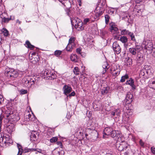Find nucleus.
Returning a JSON list of instances; mask_svg holds the SVG:
<instances>
[{"label":"nucleus","instance_id":"f257e3e1","mask_svg":"<svg viewBox=\"0 0 155 155\" xmlns=\"http://www.w3.org/2000/svg\"><path fill=\"white\" fill-rule=\"evenodd\" d=\"M6 116L9 121L13 123H16L20 119L17 113L9 110L6 111Z\"/></svg>","mask_w":155,"mask_h":155},{"label":"nucleus","instance_id":"f03ea898","mask_svg":"<svg viewBox=\"0 0 155 155\" xmlns=\"http://www.w3.org/2000/svg\"><path fill=\"white\" fill-rule=\"evenodd\" d=\"M116 147L120 151H126L125 155H127L128 154V150L130 148V146L126 141L120 143L117 142Z\"/></svg>","mask_w":155,"mask_h":155},{"label":"nucleus","instance_id":"7ed1b4c3","mask_svg":"<svg viewBox=\"0 0 155 155\" xmlns=\"http://www.w3.org/2000/svg\"><path fill=\"white\" fill-rule=\"evenodd\" d=\"M18 71L13 69H8L5 72L6 75L11 79L17 78L18 75Z\"/></svg>","mask_w":155,"mask_h":155},{"label":"nucleus","instance_id":"20e7f679","mask_svg":"<svg viewBox=\"0 0 155 155\" xmlns=\"http://www.w3.org/2000/svg\"><path fill=\"white\" fill-rule=\"evenodd\" d=\"M71 22L75 25V27L78 30H82L84 29L83 23L81 20L77 18L73 19L71 20Z\"/></svg>","mask_w":155,"mask_h":155},{"label":"nucleus","instance_id":"39448f33","mask_svg":"<svg viewBox=\"0 0 155 155\" xmlns=\"http://www.w3.org/2000/svg\"><path fill=\"white\" fill-rule=\"evenodd\" d=\"M116 132L117 131L113 130L112 128L111 127H105L104 130V135L105 134L106 135H110L111 137L114 138L116 136Z\"/></svg>","mask_w":155,"mask_h":155},{"label":"nucleus","instance_id":"423d86ee","mask_svg":"<svg viewBox=\"0 0 155 155\" xmlns=\"http://www.w3.org/2000/svg\"><path fill=\"white\" fill-rule=\"evenodd\" d=\"M143 46L145 49L149 51V53H151V51L153 50V45L152 43L148 40L144 41L143 42Z\"/></svg>","mask_w":155,"mask_h":155},{"label":"nucleus","instance_id":"0eeeda50","mask_svg":"<svg viewBox=\"0 0 155 155\" xmlns=\"http://www.w3.org/2000/svg\"><path fill=\"white\" fill-rule=\"evenodd\" d=\"M23 81H24V83L26 84V86L31 87L32 85L34 84L35 81V79L31 78L30 77L28 76L24 78Z\"/></svg>","mask_w":155,"mask_h":155},{"label":"nucleus","instance_id":"6e6552de","mask_svg":"<svg viewBox=\"0 0 155 155\" xmlns=\"http://www.w3.org/2000/svg\"><path fill=\"white\" fill-rule=\"evenodd\" d=\"M141 48L140 46L136 45L135 47L129 48L128 51L130 54L133 55H135L137 53H139Z\"/></svg>","mask_w":155,"mask_h":155},{"label":"nucleus","instance_id":"1a4fd4ad","mask_svg":"<svg viewBox=\"0 0 155 155\" xmlns=\"http://www.w3.org/2000/svg\"><path fill=\"white\" fill-rule=\"evenodd\" d=\"M96 17L94 19H97L99 16L101 15L103 13V9L102 7H97L94 10Z\"/></svg>","mask_w":155,"mask_h":155},{"label":"nucleus","instance_id":"9d476101","mask_svg":"<svg viewBox=\"0 0 155 155\" xmlns=\"http://www.w3.org/2000/svg\"><path fill=\"white\" fill-rule=\"evenodd\" d=\"M111 73L113 76L116 77L119 74L120 69L116 66H113L110 69Z\"/></svg>","mask_w":155,"mask_h":155},{"label":"nucleus","instance_id":"9b49d317","mask_svg":"<svg viewBox=\"0 0 155 155\" xmlns=\"http://www.w3.org/2000/svg\"><path fill=\"white\" fill-rule=\"evenodd\" d=\"M113 49L115 54H119L121 52V48L117 42H114L113 45Z\"/></svg>","mask_w":155,"mask_h":155},{"label":"nucleus","instance_id":"f8f14e48","mask_svg":"<svg viewBox=\"0 0 155 155\" xmlns=\"http://www.w3.org/2000/svg\"><path fill=\"white\" fill-rule=\"evenodd\" d=\"M117 134L116 136L117 137V142H122L125 141L124 140V137L120 134V133L119 131L117 130L116 132Z\"/></svg>","mask_w":155,"mask_h":155},{"label":"nucleus","instance_id":"ddd939ff","mask_svg":"<svg viewBox=\"0 0 155 155\" xmlns=\"http://www.w3.org/2000/svg\"><path fill=\"white\" fill-rule=\"evenodd\" d=\"M133 95L130 92L127 94L125 98V102L126 104H130L132 101Z\"/></svg>","mask_w":155,"mask_h":155},{"label":"nucleus","instance_id":"4468645a","mask_svg":"<svg viewBox=\"0 0 155 155\" xmlns=\"http://www.w3.org/2000/svg\"><path fill=\"white\" fill-rule=\"evenodd\" d=\"M64 93L66 95L68 94L72 90V88L69 85H65L63 88Z\"/></svg>","mask_w":155,"mask_h":155},{"label":"nucleus","instance_id":"2eb2a0df","mask_svg":"<svg viewBox=\"0 0 155 155\" xmlns=\"http://www.w3.org/2000/svg\"><path fill=\"white\" fill-rule=\"evenodd\" d=\"M39 135V134L35 131H32L30 136V139L31 141H34L37 139V136Z\"/></svg>","mask_w":155,"mask_h":155},{"label":"nucleus","instance_id":"dca6fc26","mask_svg":"<svg viewBox=\"0 0 155 155\" xmlns=\"http://www.w3.org/2000/svg\"><path fill=\"white\" fill-rule=\"evenodd\" d=\"M125 84L130 85L133 89H134L136 88V87L134 84V80L132 78H130L129 80H127Z\"/></svg>","mask_w":155,"mask_h":155},{"label":"nucleus","instance_id":"f3484780","mask_svg":"<svg viewBox=\"0 0 155 155\" xmlns=\"http://www.w3.org/2000/svg\"><path fill=\"white\" fill-rule=\"evenodd\" d=\"M7 130L9 133H11L15 130V125L13 123L11 124L8 126Z\"/></svg>","mask_w":155,"mask_h":155},{"label":"nucleus","instance_id":"a211bd4d","mask_svg":"<svg viewBox=\"0 0 155 155\" xmlns=\"http://www.w3.org/2000/svg\"><path fill=\"white\" fill-rule=\"evenodd\" d=\"M144 57L143 54L138 53L137 57V61L142 62L144 60Z\"/></svg>","mask_w":155,"mask_h":155},{"label":"nucleus","instance_id":"6ab92c4d","mask_svg":"<svg viewBox=\"0 0 155 155\" xmlns=\"http://www.w3.org/2000/svg\"><path fill=\"white\" fill-rule=\"evenodd\" d=\"M31 55L32 58L33 57V58H34V57L36 58V59L31 61V62L33 64H35L37 61H39V57L35 52H33L32 53Z\"/></svg>","mask_w":155,"mask_h":155},{"label":"nucleus","instance_id":"aec40b11","mask_svg":"<svg viewBox=\"0 0 155 155\" xmlns=\"http://www.w3.org/2000/svg\"><path fill=\"white\" fill-rule=\"evenodd\" d=\"M70 58L72 61L75 62H77L78 60V57L75 54H72L70 56Z\"/></svg>","mask_w":155,"mask_h":155},{"label":"nucleus","instance_id":"412c9836","mask_svg":"<svg viewBox=\"0 0 155 155\" xmlns=\"http://www.w3.org/2000/svg\"><path fill=\"white\" fill-rule=\"evenodd\" d=\"M108 67V64L107 62H104L102 65V67L104 69V70L102 72L103 74H104L106 72L107 70L108 69L109 67Z\"/></svg>","mask_w":155,"mask_h":155},{"label":"nucleus","instance_id":"4be33fe9","mask_svg":"<svg viewBox=\"0 0 155 155\" xmlns=\"http://www.w3.org/2000/svg\"><path fill=\"white\" fill-rule=\"evenodd\" d=\"M25 46L26 47L30 48L31 50L35 48V46L31 45L28 41H26Z\"/></svg>","mask_w":155,"mask_h":155},{"label":"nucleus","instance_id":"5701e85b","mask_svg":"<svg viewBox=\"0 0 155 155\" xmlns=\"http://www.w3.org/2000/svg\"><path fill=\"white\" fill-rule=\"evenodd\" d=\"M75 38L74 37H71L69 39L68 43L72 45L73 46H75Z\"/></svg>","mask_w":155,"mask_h":155},{"label":"nucleus","instance_id":"b1692460","mask_svg":"<svg viewBox=\"0 0 155 155\" xmlns=\"http://www.w3.org/2000/svg\"><path fill=\"white\" fill-rule=\"evenodd\" d=\"M110 31L112 32L113 31H117L118 30V28L115 25L112 24L110 25Z\"/></svg>","mask_w":155,"mask_h":155},{"label":"nucleus","instance_id":"393cba45","mask_svg":"<svg viewBox=\"0 0 155 155\" xmlns=\"http://www.w3.org/2000/svg\"><path fill=\"white\" fill-rule=\"evenodd\" d=\"M75 47V46H73L72 45L68 43L66 47V50L67 51H71L73 48Z\"/></svg>","mask_w":155,"mask_h":155},{"label":"nucleus","instance_id":"a878e982","mask_svg":"<svg viewBox=\"0 0 155 155\" xmlns=\"http://www.w3.org/2000/svg\"><path fill=\"white\" fill-rule=\"evenodd\" d=\"M17 146L18 149V152L17 155H21L23 152V149L22 148V147L18 144H17Z\"/></svg>","mask_w":155,"mask_h":155},{"label":"nucleus","instance_id":"bb28decb","mask_svg":"<svg viewBox=\"0 0 155 155\" xmlns=\"http://www.w3.org/2000/svg\"><path fill=\"white\" fill-rule=\"evenodd\" d=\"M44 75L47 77H51L52 78H54L52 77V74L51 73L50 71L48 70L45 71L44 73Z\"/></svg>","mask_w":155,"mask_h":155},{"label":"nucleus","instance_id":"cd10ccee","mask_svg":"<svg viewBox=\"0 0 155 155\" xmlns=\"http://www.w3.org/2000/svg\"><path fill=\"white\" fill-rule=\"evenodd\" d=\"M119 40L122 42L124 43L127 42V38L126 36H123L120 37Z\"/></svg>","mask_w":155,"mask_h":155},{"label":"nucleus","instance_id":"c85d7f7f","mask_svg":"<svg viewBox=\"0 0 155 155\" xmlns=\"http://www.w3.org/2000/svg\"><path fill=\"white\" fill-rule=\"evenodd\" d=\"M1 31L5 36H7L8 35V31L5 28H3L1 30Z\"/></svg>","mask_w":155,"mask_h":155},{"label":"nucleus","instance_id":"c756f323","mask_svg":"<svg viewBox=\"0 0 155 155\" xmlns=\"http://www.w3.org/2000/svg\"><path fill=\"white\" fill-rule=\"evenodd\" d=\"M128 75L127 74H126L122 77L120 81L121 82H123L125 81L126 79H128Z\"/></svg>","mask_w":155,"mask_h":155},{"label":"nucleus","instance_id":"7c9ffc66","mask_svg":"<svg viewBox=\"0 0 155 155\" xmlns=\"http://www.w3.org/2000/svg\"><path fill=\"white\" fill-rule=\"evenodd\" d=\"M73 72L74 74L76 75H78L80 73V71L78 67H75L74 68L73 70Z\"/></svg>","mask_w":155,"mask_h":155},{"label":"nucleus","instance_id":"2f4dec72","mask_svg":"<svg viewBox=\"0 0 155 155\" xmlns=\"http://www.w3.org/2000/svg\"><path fill=\"white\" fill-rule=\"evenodd\" d=\"M129 31L127 30L126 29H123L121 30V34L122 35H128Z\"/></svg>","mask_w":155,"mask_h":155},{"label":"nucleus","instance_id":"473e14b6","mask_svg":"<svg viewBox=\"0 0 155 155\" xmlns=\"http://www.w3.org/2000/svg\"><path fill=\"white\" fill-rule=\"evenodd\" d=\"M128 35H129L130 36V37L131 38V39L133 41H135L134 35L133 33L130 32Z\"/></svg>","mask_w":155,"mask_h":155},{"label":"nucleus","instance_id":"72a5a7b5","mask_svg":"<svg viewBox=\"0 0 155 155\" xmlns=\"http://www.w3.org/2000/svg\"><path fill=\"white\" fill-rule=\"evenodd\" d=\"M58 138L57 137H52L50 140V142L51 143L55 142L58 140Z\"/></svg>","mask_w":155,"mask_h":155},{"label":"nucleus","instance_id":"f704fd0d","mask_svg":"<svg viewBox=\"0 0 155 155\" xmlns=\"http://www.w3.org/2000/svg\"><path fill=\"white\" fill-rule=\"evenodd\" d=\"M6 137L5 136H3V137L1 136L0 138V143L2 142H3L4 143H6Z\"/></svg>","mask_w":155,"mask_h":155},{"label":"nucleus","instance_id":"c9c22d12","mask_svg":"<svg viewBox=\"0 0 155 155\" xmlns=\"http://www.w3.org/2000/svg\"><path fill=\"white\" fill-rule=\"evenodd\" d=\"M61 53V51L59 50L56 51L54 52V55L58 57L60 55Z\"/></svg>","mask_w":155,"mask_h":155},{"label":"nucleus","instance_id":"e433bc0d","mask_svg":"<svg viewBox=\"0 0 155 155\" xmlns=\"http://www.w3.org/2000/svg\"><path fill=\"white\" fill-rule=\"evenodd\" d=\"M108 92L107 88H104L103 89H102L101 90V93L102 94H107Z\"/></svg>","mask_w":155,"mask_h":155},{"label":"nucleus","instance_id":"4c0bfd02","mask_svg":"<svg viewBox=\"0 0 155 155\" xmlns=\"http://www.w3.org/2000/svg\"><path fill=\"white\" fill-rule=\"evenodd\" d=\"M105 18L106 23L107 24L109 22L110 17L108 15H106L105 16Z\"/></svg>","mask_w":155,"mask_h":155},{"label":"nucleus","instance_id":"58836bf2","mask_svg":"<svg viewBox=\"0 0 155 155\" xmlns=\"http://www.w3.org/2000/svg\"><path fill=\"white\" fill-rule=\"evenodd\" d=\"M90 21V19L89 18H86L84 19L83 23L84 24H87V23H89Z\"/></svg>","mask_w":155,"mask_h":155},{"label":"nucleus","instance_id":"ea45409f","mask_svg":"<svg viewBox=\"0 0 155 155\" xmlns=\"http://www.w3.org/2000/svg\"><path fill=\"white\" fill-rule=\"evenodd\" d=\"M11 18H8L4 17L2 19V21L5 23L8 22L10 20H11Z\"/></svg>","mask_w":155,"mask_h":155},{"label":"nucleus","instance_id":"a19ab883","mask_svg":"<svg viewBox=\"0 0 155 155\" xmlns=\"http://www.w3.org/2000/svg\"><path fill=\"white\" fill-rule=\"evenodd\" d=\"M3 118V116L2 115H0V132L1 130V127L2 126V120Z\"/></svg>","mask_w":155,"mask_h":155},{"label":"nucleus","instance_id":"79ce46f5","mask_svg":"<svg viewBox=\"0 0 155 155\" xmlns=\"http://www.w3.org/2000/svg\"><path fill=\"white\" fill-rule=\"evenodd\" d=\"M20 92L21 94H25L27 93V91L25 90L21 89L20 91Z\"/></svg>","mask_w":155,"mask_h":155},{"label":"nucleus","instance_id":"37998d69","mask_svg":"<svg viewBox=\"0 0 155 155\" xmlns=\"http://www.w3.org/2000/svg\"><path fill=\"white\" fill-rule=\"evenodd\" d=\"M105 3L106 2L105 0H101L99 3V4L102 6L104 5Z\"/></svg>","mask_w":155,"mask_h":155},{"label":"nucleus","instance_id":"c03bdc74","mask_svg":"<svg viewBox=\"0 0 155 155\" xmlns=\"http://www.w3.org/2000/svg\"><path fill=\"white\" fill-rule=\"evenodd\" d=\"M4 101V98L3 96L0 94V105L2 104L3 103Z\"/></svg>","mask_w":155,"mask_h":155},{"label":"nucleus","instance_id":"a18cd8bd","mask_svg":"<svg viewBox=\"0 0 155 155\" xmlns=\"http://www.w3.org/2000/svg\"><path fill=\"white\" fill-rule=\"evenodd\" d=\"M155 84V81H153L151 82H150V86L152 87L153 88L154 87L153 86V85Z\"/></svg>","mask_w":155,"mask_h":155},{"label":"nucleus","instance_id":"49530a36","mask_svg":"<svg viewBox=\"0 0 155 155\" xmlns=\"http://www.w3.org/2000/svg\"><path fill=\"white\" fill-rule=\"evenodd\" d=\"M75 94V93L74 91L72 92L71 94H70L68 95H67V97L69 96L70 97L71 96H74Z\"/></svg>","mask_w":155,"mask_h":155},{"label":"nucleus","instance_id":"de8ad7c7","mask_svg":"<svg viewBox=\"0 0 155 155\" xmlns=\"http://www.w3.org/2000/svg\"><path fill=\"white\" fill-rule=\"evenodd\" d=\"M151 51H153V53H152V56L154 57H155V47L153 49V50Z\"/></svg>","mask_w":155,"mask_h":155},{"label":"nucleus","instance_id":"09e8293b","mask_svg":"<svg viewBox=\"0 0 155 155\" xmlns=\"http://www.w3.org/2000/svg\"><path fill=\"white\" fill-rule=\"evenodd\" d=\"M81 48H77L76 49V52L77 53L80 54H81Z\"/></svg>","mask_w":155,"mask_h":155},{"label":"nucleus","instance_id":"8fccbe9b","mask_svg":"<svg viewBox=\"0 0 155 155\" xmlns=\"http://www.w3.org/2000/svg\"><path fill=\"white\" fill-rule=\"evenodd\" d=\"M59 1L61 2L63 5H64L66 1H67V0H59Z\"/></svg>","mask_w":155,"mask_h":155},{"label":"nucleus","instance_id":"3c124183","mask_svg":"<svg viewBox=\"0 0 155 155\" xmlns=\"http://www.w3.org/2000/svg\"><path fill=\"white\" fill-rule=\"evenodd\" d=\"M152 152L153 153H155V148L152 147L151 148Z\"/></svg>","mask_w":155,"mask_h":155},{"label":"nucleus","instance_id":"603ef678","mask_svg":"<svg viewBox=\"0 0 155 155\" xmlns=\"http://www.w3.org/2000/svg\"><path fill=\"white\" fill-rule=\"evenodd\" d=\"M140 143L141 146H143L144 145V143L142 141V140H140Z\"/></svg>","mask_w":155,"mask_h":155},{"label":"nucleus","instance_id":"864d4df0","mask_svg":"<svg viewBox=\"0 0 155 155\" xmlns=\"http://www.w3.org/2000/svg\"><path fill=\"white\" fill-rule=\"evenodd\" d=\"M57 144L58 145H59L60 146H62V144L61 142L58 141L57 142Z\"/></svg>","mask_w":155,"mask_h":155},{"label":"nucleus","instance_id":"5fc2aeb1","mask_svg":"<svg viewBox=\"0 0 155 155\" xmlns=\"http://www.w3.org/2000/svg\"><path fill=\"white\" fill-rule=\"evenodd\" d=\"M31 115L30 114L28 115V118L29 120H32V118L31 117Z\"/></svg>","mask_w":155,"mask_h":155},{"label":"nucleus","instance_id":"6e6d98bb","mask_svg":"<svg viewBox=\"0 0 155 155\" xmlns=\"http://www.w3.org/2000/svg\"><path fill=\"white\" fill-rule=\"evenodd\" d=\"M129 61L130 62L129 63V64L130 65L132 63V60L131 59H130L129 58H128V60H127V61Z\"/></svg>","mask_w":155,"mask_h":155},{"label":"nucleus","instance_id":"4d7b16f0","mask_svg":"<svg viewBox=\"0 0 155 155\" xmlns=\"http://www.w3.org/2000/svg\"><path fill=\"white\" fill-rule=\"evenodd\" d=\"M81 0H78V2L79 3V5L80 6H81Z\"/></svg>","mask_w":155,"mask_h":155},{"label":"nucleus","instance_id":"13d9d810","mask_svg":"<svg viewBox=\"0 0 155 155\" xmlns=\"http://www.w3.org/2000/svg\"><path fill=\"white\" fill-rule=\"evenodd\" d=\"M16 23H18L19 24H20L21 23V21H20L18 19L16 20Z\"/></svg>","mask_w":155,"mask_h":155},{"label":"nucleus","instance_id":"bf43d9fd","mask_svg":"<svg viewBox=\"0 0 155 155\" xmlns=\"http://www.w3.org/2000/svg\"><path fill=\"white\" fill-rule=\"evenodd\" d=\"M140 74L142 75L143 76H144L145 74L143 71H141L140 72Z\"/></svg>","mask_w":155,"mask_h":155},{"label":"nucleus","instance_id":"052dcab7","mask_svg":"<svg viewBox=\"0 0 155 155\" xmlns=\"http://www.w3.org/2000/svg\"><path fill=\"white\" fill-rule=\"evenodd\" d=\"M115 114L116 113L115 112H112L111 114L113 116H114L115 115Z\"/></svg>","mask_w":155,"mask_h":155},{"label":"nucleus","instance_id":"680f3d73","mask_svg":"<svg viewBox=\"0 0 155 155\" xmlns=\"http://www.w3.org/2000/svg\"><path fill=\"white\" fill-rule=\"evenodd\" d=\"M31 150L32 151H36V149L35 148H33V149H31Z\"/></svg>","mask_w":155,"mask_h":155},{"label":"nucleus","instance_id":"e2e57ef3","mask_svg":"<svg viewBox=\"0 0 155 155\" xmlns=\"http://www.w3.org/2000/svg\"><path fill=\"white\" fill-rule=\"evenodd\" d=\"M41 151H42V150L41 149H38V150L37 151L39 153H41Z\"/></svg>","mask_w":155,"mask_h":155},{"label":"nucleus","instance_id":"0e129e2a","mask_svg":"<svg viewBox=\"0 0 155 155\" xmlns=\"http://www.w3.org/2000/svg\"><path fill=\"white\" fill-rule=\"evenodd\" d=\"M35 59H36V58L35 57H34V58H32L31 59V61H32L35 60Z\"/></svg>","mask_w":155,"mask_h":155},{"label":"nucleus","instance_id":"69168bd1","mask_svg":"<svg viewBox=\"0 0 155 155\" xmlns=\"http://www.w3.org/2000/svg\"><path fill=\"white\" fill-rule=\"evenodd\" d=\"M81 68L83 69V70H85V67H84L82 66Z\"/></svg>","mask_w":155,"mask_h":155},{"label":"nucleus","instance_id":"338daca9","mask_svg":"<svg viewBox=\"0 0 155 155\" xmlns=\"http://www.w3.org/2000/svg\"><path fill=\"white\" fill-rule=\"evenodd\" d=\"M149 71H150V69H148V70H147V71H146V72L148 73V72Z\"/></svg>","mask_w":155,"mask_h":155},{"label":"nucleus","instance_id":"774afa93","mask_svg":"<svg viewBox=\"0 0 155 155\" xmlns=\"http://www.w3.org/2000/svg\"><path fill=\"white\" fill-rule=\"evenodd\" d=\"M95 133L96 134H97V135L98 133L96 131H95Z\"/></svg>","mask_w":155,"mask_h":155}]
</instances>
